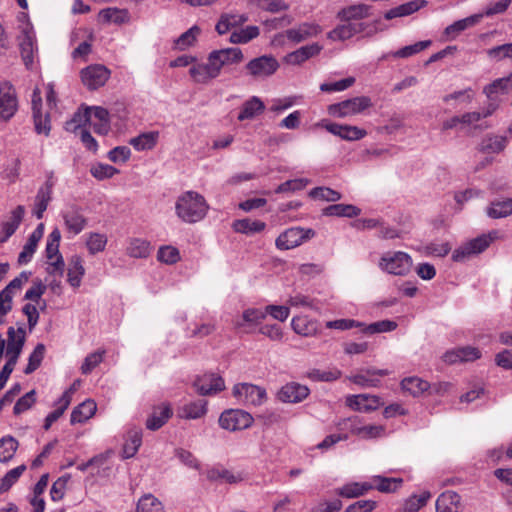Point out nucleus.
I'll list each match as a JSON object with an SVG mask.
<instances>
[{
  "instance_id": "1",
  "label": "nucleus",
  "mask_w": 512,
  "mask_h": 512,
  "mask_svg": "<svg viewBox=\"0 0 512 512\" xmlns=\"http://www.w3.org/2000/svg\"><path fill=\"white\" fill-rule=\"evenodd\" d=\"M208 210L205 198L195 191H186L176 200V215L186 223H196L202 220Z\"/></svg>"
},
{
  "instance_id": "2",
  "label": "nucleus",
  "mask_w": 512,
  "mask_h": 512,
  "mask_svg": "<svg viewBox=\"0 0 512 512\" xmlns=\"http://www.w3.org/2000/svg\"><path fill=\"white\" fill-rule=\"evenodd\" d=\"M411 256L402 251L386 252L379 261L381 270L396 276L407 275L412 268Z\"/></svg>"
},
{
  "instance_id": "3",
  "label": "nucleus",
  "mask_w": 512,
  "mask_h": 512,
  "mask_svg": "<svg viewBox=\"0 0 512 512\" xmlns=\"http://www.w3.org/2000/svg\"><path fill=\"white\" fill-rule=\"evenodd\" d=\"M253 421V416L242 409H227L221 413L218 420L221 428L231 432L247 429Z\"/></svg>"
},
{
  "instance_id": "4",
  "label": "nucleus",
  "mask_w": 512,
  "mask_h": 512,
  "mask_svg": "<svg viewBox=\"0 0 512 512\" xmlns=\"http://www.w3.org/2000/svg\"><path fill=\"white\" fill-rule=\"evenodd\" d=\"M316 235L311 228L292 227L282 232L276 239L275 245L280 250H289L300 246Z\"/></svg>"
},
{
  "instance_id": "5",
  "label": "nucleus",
  "mask_w": 512,
  "mask_h": 512,
  "mask_svg": "<svg viewBox=\"0 0 512 512\" xmlns=\"http://www.w3.org/2000/svg\"><path fill=\"white\" fill-rule=\"evenodd\" d=\"M372 105L371 99L367 96H359L331 104L328 113L337 118H344L349 115L361 113Z\"/></svg>"
},
{
  "instance_id": "6",
  "label": "nucleus",
  "mask_w": 512,
  "mask_h": 512,
  "mask_svg": "<svg viewBox=\"0 0 512 512\" xmlns=\"http://www.w3.org/2000/svg\"><path fill=\"white\" fill-rule=\"evenodd\" d=\"M233 396L244 405L259 406L267 399L266 390L250 383H238L233 387Z\"/></svg>"
},
{
  "instance_id": "7",
  "label": "nucleus",
  "mask_w": 512,
  "mask_h": 512,
  "mask_svg": "<svg viewBox=\"0 0 512 512\" xmlns=\"http://www.w3.org/2000/svg\"><path fill=\"white\" fill-rule=\"evenodd\" d=\"M26 341V331L23 325L19 326L17 330L10 326L7 329V345L6 356L8 360L6 363L15 366L19 359V356L23 350Z\"/></svg>"
},
{
  "instance_id": "8",
  "label": "nucleus",
  "mask_w": 512,
  "mask_h": 512,
  "mask_svg": "<svg viewBox=\"0 0 512 512\" xmlns=\"http://www.w3.org/2000/svg\"><path fill=\"white\" fill-rule=\"evenodd\" d=\"M320 32L319 25L305 22L295 28L286 30L284 33L277 34L274 41L284 44V39L287 38L292 43L298 44L318 35Z\"/></svg>"
},
{
  "instance_id": "9",
  "label": "nucleus",
  "mask_w": 512,
  "mask_h": 512,
  "mask_svg": "<svg viewBox=\"0 0 512 512\" xmlns=\"http://www.w3.org/2000/svg\"><path fill=\"white\" fill-rule=\"evenodd\" d=\"M18 101L16 92L11 83L4 81L0 83V120L8 121L16 113Z\"/></svg>"
},
{
  "instance_id": "10",
  "label": "nucleus",
  "mask_w": 512,
  "mask_h": 512,
  "mask_svg": "<svg viewBox=\"0 0 512 512\" xmlns=\"http://www.w3.org/2000/svg\"><path fill=\"white\" fill-rule=\"evenodd\" d=\"M345 22L330 31L328 37L332 40H346L362 32H366V35L370 36L377 30L375 25H368L364 22Z\"/></svg>"
},
{
  "instance_id": "11",
  "label": "nucleus",
  "mask_w": 512,
  "mask_h": 512,
  "mask_svg": "<svg viewBox=\"0 0 512 512\" xmlns=\"http://www.w3.org/2000/svg\"><path fill=\"white\" fill-rule=\"evenodd\" d=\"M279 68L278 61L273 56L263 55L250 60L246 70L254 78H266L273 75Z\"/></svg>"
},
{
  "instance_id": "12",
  "label": "nucleus",
  "mask_w": 512,
  "mask_h": 512,
  "mask_svg": "<svg viewBox=\"0 0 512 512\" xmlns=\"http://www.w3.org/2000/svg\"><path fill=\"white\" fill-rule=\"evenodd\" d=\"M81 80L89 90L102 87L110 77V70L102 64H93L81 70Z\"/></svg>"
},
{
  "instance_id": "13",
  "label": "nucleus",
  "mask_w": 512,
  "mask_h": 512,
  "mask_svg": "<svg viewBox=\"0 0 512 512\" xmlns=\"http://www.w3.org/2000/svg\"><path fill=\"white\" fill-rule=\"evenodd\" d=\"M193 387L199 395L208 396L224 390L225 383L221 376L213 373H205L195 378Z\"/></svg>"
},
{
  "instance_id": "14",
  "label": "nucleus",
  "mask_w": 512,
  "mask_h": 512,
  "mask_svg": "<svg viewBox=\"0 0 512 512\" xmlns=\"http://www.w3.org/2000/svg\"><path fill=\"white\" fill-rule=\"evenodd\" d=\"M55 185V180L53 173L51 172L45 181V183L38 189L35 204L33 209V214L37 219H42L44 212L46 211L48 204L52 200L53 188Z\"/></svg>"
},
{
  "instance_id": "15",
  "label": "nucleus",
  "mask_w": 512,
  "mask_h": 512,
  "mask_svg": "<svg viewBox=\"0 0 512 512\" xmlns=\"http://www.w3.org/2000/svg\"><path fill=\"white\" fill-rule=\"evenodd\" d=\"M19 47L24 65L27 69L32 70L35 56H37L38 53L35 35L32 31H23L20 37Z\"/></svg>"
},
{
  "instance_id": "16",
  "label": "nucleus",
  "mask_w": 512,
  "mask_h": 512,
  "mask_svg": "<svg viewBox=\"0 0 512 512\" xmlns=\"http://www.w3.org/2000/svg\"><path fill=\"white\" fill-rule=\"evenodd\" d=\"M309 394L310 389L306 385L290 382L280 389L278 398L285 403H299L306 399Z\"/></svg>"
},
{
  "instance_id": "17",
  "label": "nucleus",
  "mask_w": 512,
  "mask_h": 512,
  "mask_svg": "<svg viewBox=\"0 0 512 512\" xmlns=\"http://www.w3.org/2000/svg\"><path fill=\"white\" fill-rule=\"evenodd\" d=\"M64 224L69 232L77 235L83 231L87 224V219L78 206L72 205L62 212Z\"/></svg>"
},
{
  "instance_id": "18",
  "label": "nucleus",
  "mask_w": 512,
  "mask_h": 512,
  "mask_svg": "<svg viewBox=\"0 0 512 512\" xmlns=\"http://www.w3.org/2000/svg\"><path fill=\"white\" fill-rule=\"evenodd\" d=\"M322 48L323 47L318 43L305 45L285 55L283 60L290 65H300L310 58L317 56Z\"/></svg>"
},
{
  "instance_id": "19",
  "label": "nucleus",
  "mask_w": 512,
  "mask_h": 512,
  "mask_svg": "<svg viewBox=\"0 0 512 512\" xmlns=\"http://www.w3.org/2000/svg\"><path fill=\"white\" fill-rule=\"evenodd\" d=\"M325 128L331 134L338 136L346 141L360 140L367 135L366 130L357 126L329 123L325 126Z\"/></svg>"
},
{
  "instance_id": "20",
  "label": "nucleus",
  "mask_w": 512,
  "mask_h": 512,
  "mask_svg": "<svg viewBox=\"0 0 512 512\" xmlns=\"http://www.w3.org/2000/svg\"><path fill=\"white\" fill-rule=\"evenodd\" d=\"M209 55L220 70L226 65L239 63L244 58L243 53L239 48L214 50L210 52Z\"/></svg>"
},
{
  "instance_id": "21",
  "label": "nucleus",
  "mask_w": 512,
  "mask_h": 512,
  "mask_svg": "<svg viewBox=\"0 0 512 512\" xmlns=\"http://www.w3.org/2000/svg\"><path fill=\"white\" fill-rule=\"evenodd\" d=\"M44 234V224L40 223L35 230L30 234L26 244L18 256V263L20 265L27 264L31 261L33 254L37 249L38 242L41 240Z\"/></svg>"
},
{
  "instance_id": "22",
  "label": "nucleus",
  "mask_w": 512,
  "mask_h": 512,
  "mask_svg": "<svg viewBox=\"0 0 512 512\" xmlns=\"http://www.w3.org/2000/svg\"><path fill=\"white\" fill-rule=\"evenodd\" d=\"M347 405L354 410L368 412L377 409L381 403L378 396L359 394L348 397Z\"/></svg>"
},
{
  "instance_id": "23",
  "label": "nucleus",
  "mask_w": 512,
  "mask_h": 512,
  "mask_svg": "<svg viewBox=\"0 0 512 512\" xmlns=\"http://www.w3.org/2000/svg\"><path fill=\"white\" fill-rule=\"evenodd\" d=\"M461 496L454 491L441 493L436 500V512H460Z\"/></svg>"
},
{
  "instance_id": "24",
  "label": "nucleus",
  "mask_w": 512,
  "mask_h": 512,
  "mask_svg": "<svg viewBox=\"0 0 512 512\" xmlns=\"http://www.w3.org/2000/svg\"><path fill=\"white\" fill-rule=\"evenodd\" d=\"M507 142L506 136L488 134L481 140L478 150L484 154H498L506 148Z\"/></svg>"
},
{
  "instance_id": "25",
  "label": "nucleus",
  "mask_w": 512,
  "mask_h": 512,
  "mask_svg": "<svg viewBox=\"0 0 512 512\" xmlns=\"http://www.w3.org/2000/svg\"><path fill=\"white\" fill-rule=\"evenodd\" d=\"M426 5V0H413L388 10L384 14V17L386 20H392L397 17L408 16L417 12Z\"/></svg>"
},
{
  "instance_id": "26",
  "label": "nucleus",
  "mask_w": 512,
  "mask_h": 512,
  "mask_svg": "<svg viewBox=\"0 0 512 512\" xmlns=\"http://www.w3.org/2000/svg\"><path fill=\"white\" fill-rule=\"evenodd\" d=\"M512 89V73L507 77L494 80L483 88V93L488 100L498 99L499 94L508 93Z\"/></svg>"
},
{
  "instance_id": "27",
  "label": "nucleus",
  "mask_w": 512,
  "mask_h": 512,
  "mask_svg": "<svg viewBox=\"0 0 512 512\" xmlns=\"http://www.w3.org/2000/svg\"><path fill=\"white\" fill-rule=\"evenodd\" d=\"M170 406L163 405L154 408L152 414L146 420V428L152 431L160 429L172 416Z\"/></svg>"
},
{
  "instance_id": "28",
  "label": "nucleus",
  "mask_w": 512,
  "mask_h": 512,
  "mask_svg": "<svg viewBox=\"0 0 512 512\" xmlns=\"http://www.w3.org/2000/svg\"><path fill=\"white\" fill-rule=\"evenodd\" d=\"M96 410V403L91 399H87L72 410L70 423L72 425L83 423L90 419L95 414Z\"/></svg>"
},
{
  "instance_id": "29",
  "label": "nucleus",
  "mask_w": 512,
  "mask_h": 512,
  "mask_svg": "<svg viewBox=\"0 0 512 512\" xmlns=\"http://www.w3.org/2000/svg\"><path fill=\"white\" fill-rule=\"evenodd\" d=\"M264 109L263 101L257 96H252L243 103L237 119L239 121L253 119L256 115L262 113Z\"/></svg>"
},
{
  "instance_id": "30",
  "label": "nucleus",
  "mask_w": 512,
  "mask_h": 512,
  "mask_svg": "<svg viewBox=\"0 0 512 512\" xmlns=\"http://www.w3.org/2000/svg\"><path fill=\"white\" fill-rule=\"evenodd\" d=\"M291 326L295 333L305 337L313 336L318 331V322L307 316L294 317Z\"/></svg>"
},
{
  "instance_id": "31",
  "label": "nucleus",
  "mask_w": 512,
  "mask_h": 512,
  "mask_svg": "<svg viewBox=\"0 0 512 512\" xmlns=\"http://www.w3.org/2000/svg\"><path fill=\"white\" fill-rule=\"evenodd\" d=\"M361 209L352 204H332L322 210L324 216L354 218L359 216Z\"/></svg>"
},
{
  "instance_id": "32",
  "label": "nucleus",
  "mask_w": 512,
  "mask_h": 512,
  "mask_svg": "<svg viewBox=\"0 0 512 512\" xmlns=\"http://www.w3.org/2000/svg\"><path fill=\"white\" fill-rule=\"evenodd\" d=\"M266 227V223L260 220H251L250 218L235 220L232 228L237 233L253 235L262 232Z\"/></svg>"
},
{
  "instance_id": "33",
  "label": "nucleus",
  "mask_w": 512,
  "mask_h": 512,
  "mask_svg": "<svg viewBox=\"0 0 512 512\" xmlns=\"http://www.w3.org/2000/svg\"><path fill=\"white\" fill-rule=\"evenodd\" d=\"M158 138V131L145 132L131 138L129 144L137 151L151 150L156 146Z\"/></svg>"
},
{
  "instance_id": "34",
  "label": "nucleus",
  "mask_w": 512,
  "mask_h": 512,
  "mask_svg": "<svg viewBox=\"0 0 512 512\" xmlns=\"http://www.w3.org/2000/svg\"><path fill=\"white\" fill-rule=\"evenodd\" d=\"M248 21L246 14H223L216 24V31L222 35L227 33L232 27L242 25Z\"/></svg>"
},
{
  "instance_id": "35",
  "label": "nucleus",
  "mask_w": 512,
  "mask_h": 512,
  "mask_svg": "<svg viewBox=\"0 0 512 512\" xmlns=\"http://www.w3.org/2000/svg\"><path fill=\"white\" fill-rule=\"evenodd\" d=\"M207 413V401L199 399L185 404L180 410V417L185 419H199Z\"/></svg>"
},
{
  "instance_id": "36",
  "label": "nucleus",
  "mask_w": 512,
  "mask_h": 512,
  "mask_svg": "<svg viewBox=\"0 0 512 512\" xmlns=\"http://www.w3.org/2000/svg\"><path fill=\"white\" fill-rule=\"evenodd\" d=\"M25 215V207L23 205H18L12 212L11 217L8 221H4L1 224L2 233L7 237H11L18 227L20 226L23 217Z\"/></svg>"
},
{
  "instance_id": "37",
  "label": "nucleus",
  "mask_w": 512,
  "mask_h": 512,
  "mask_svg": "<svg viewBox=\"0 0 512 512\" xmlns=\"http://www.w3.org/2000/svg\"><path fill=\"white\" fill-rule=\"evenodd\" d=\"M84 274L85 269L83 267L81 257L78 255L72 256L67 273L69 284L74 288L79 287Z\"/></svg>"
},
{
  "instance_id": "38",
  "label": "nucleus",
  "mask_w": 512,
  "mask_h": 512,
  "mask_svg": "<svg viewBox=\"0 0 512 512\" xmlns=\"http://www.w3.org/2000/svg\"><path fill=\"white\" fill-rule=\"evenodd\" d=\"M512 214V198L491 202L487 208V215L493 219L505 218Z\"/></svg>"
},
{
  "instance_id": "39",
  "label": "nucleus",
  "mask_w": 512,
  "mask_h": 512,
  "mask_svg": "<svg viewBox=\"0 0 512 512\" xmlns=\"http://www.w3.org/2000/svg\"><path fill=\"white\" fill-rule=\"evenodd\" d=\"M129 18V13L126 9H118L116 7H109L102 9L99 12V20L104 23L122 24Z\"/></svg>"
},
{
  "instance_id": "40",
  "label": "nucleus",
  "mask_w": 512,
  "mask_h": 512,
  "mask_svg": "<svg viewBox=\"0 0 512 512\" xmlns=\"http://www.w3.org/2000/svg\"><path fill=\"white\" fill-rule=\"evenodd\" d=\"M401 388L412 396L418 397L430 388V384L418 377H408L401 381Z\"/></svg>"
},
{
  "instance_id": "41",
  "label": "nucleus",
  "mask_w": 512,
  "mask_h": 512,
  "mask_svg": "<svg viewBox=\"0 0 512 512\" xmlns=\"http://www.w3.org/2000/svg\"><path fill=\"white\" fill-rule=\"evenodd\" d=\"M142 443V431L133 429L128 432V438L123 446V458H132L138 451Z\"/></svg>"
},
{
  "instance_id": "42",
  "label": "nucleus",
  "mask_w": 512,
  "mask_h": 512,
  "mask_svg": "<svg viewBox=\"0 0 512 512\" xmlns=\"http://www.w3.org/2000/svg\"><path fill=\"white\" fill-rule=\"evenodd\" d=\"M90 119V107H86L83 110L79 109L70 120L66 121L64 128L68 132L75 133L78 129H83L82 127L89 123Z\"/></svg>"
},
{
  "instance_id": "43",
  "label": "nucleus",
  "mask_w": 512,
  "mask_h": 512,
  "mask_svg": "<svg viewBox=\"0 0 512 512\" xmlns=\"http://www.w3.org/2000/svg\"><path fill=\"white\" fill-rule=\"evenodd\" d=\"M370 6L366 4L351 5L338 12V17L342 21L362 19L369 15Z\"/></svg>"
},
{
  "instance_id": "44",
  "label": "nucleus",
  "mask_w": 512,
  "mask_h": 512,
  "mask_svg": "<svg viewBox=\"0 0 512 512\" xmlns=\"http://www.w3.org/2000/svg\"><path fill=\"white\" fill-rule=\"evenodd\" d=\"M19 442L11 435H6L0 439V462L7 463L15 455Z\"/></svg>"
},
{
  "instance_id": "45",
  "label": "nucleus",
  "mask_w": 512,
  "mask_h": 512,
  "mask_svg": "<svg viewBox=\"0 0 512 512\" xmlns=\"http://www.w3.org/2000/svg\"><path fill=\"white\" fill-rule=\"evenodd\" d=\"M482 18V15H472L467 18L455 21L453 24L447 26L445 28V34L447 36H457L460 32L466 30L468 27L474 26L477 24L480 19Z\"/></svg>"
},
{
  "instance_id": "46",
  "label": "nucleus",
  "mask_w": 512,
  "mask_h": 512,
  "mask_svg": "<svg viewBox=\"0 0 512 512\" xmlns=\"http://www.w3.org/2000/svg\"><path fill=\"white\" fill-rule=\"evenodd\" d=\"M45 351L46 348L44 344L38 343L35 346L31 354L29 355L28 364L24 369V373L26 375L33 373L40 367L45 356Z\"/></svg>"
},
{
  "instance_id": "47",
  "label": "nucleus",
  "mask_w": 512,
  "mask_h": 512,
  "mask_svg": "<svg viewBox=\"0 0 512 512\" xmlns=\"http://www.w3.org/2000/svg\"><path fill=\"white\" fill-rule=\"evenodd\" d=\"M397 323L392 320H381L361 327L364 334L373 335L384 332H391L397 328Z\"/></svg>"
},
{
  "instance_id": "48",
  "label": "nucleus",
  "mask_w": 512,
  "mask_h": 512,
  "mask_svg": "<svg viewBox=\"0 0 512 512\" xmlns=\"http://www.w3.org/2000/svg\"><path fill=\"white\" fill-rule=\"evenodd\" d=\"M26 470V465L22 464L9 470L0 480V493L7 492L20 478Z\"/></svg>"
},
{
  "instance_id": "49",
  "label": "nucleus",
  "mask_w": 512,
  "mask_h": 512,
  "mask_svg": "<svg viewBox=\"0 0 512 512\" xmlns=\"http://www.w3.org/2000/svg\"><path fill=\"white\" fill-rule=\"evenodd\" d=\"M136 512H163V506L155 496L146 494L139 499Z\"/></svg>"
},
{
  "instance_id": "50",
  "label": "nucleus",
  "mask_w": 512,
  "mask_h": 512,
  "mask_svg": "<svg viewBox=\"0 0 512 512\" xmlns=\"http://www.w3.org/2000/svg\"><path fill=\"white\" fill-rule=\"evenodd\" d=\"M313 199H319L327 202H337L342 198V194L329 187H316L309 192Z\"/></svg>"
},
{
  "instance_id": "51",
  "label": "nucleus",
  "mask_w": 512,
  "mask_h": 512,
  "mask_svg": "<svg viewBox=\"0 0 512 512\" xmlns=\"http://www.w3.org/2000/svg\"><path fill=\"white\" fill-rule=\"evenodd\" d=\"M127 250L131 257L146 258L150 254V243L146 240L135 238L130 241Z\"/></svg>"
},
{
  "instance_id": "52",
  "label": "nucleus",
  "mask_w": 512,
  "mask_h": 512,
  "mask_svg": "<svg viewBox=\"0 0 512 512\" xmlns=\"http://www.w3.org/2000/svg\"><path fill=\"white\" fill-rule=\"evenodd\" d=\"M375 488L380 492H395L401 487L403 480L401 478H388L383 476L374 477Z\"/></svg>"
},
{
  "instance_id": "53",
  "label": "nucleus",
  "mask_w": 512,
  "mask_h": 512,
  "mask_svg": "<svg viewBox=\"0 0 512 512\" xmlns=\"http://www.w3.org/2000/svg\"><path fill=\"white\" fill-rule=\"evenodd\" d=\"M431 44V40L419 41L412 45L405 46L395 52H392V56L395 58H408L425 50Z\"/></svg>"
},
{
  "instance_id": "54",
  "label": "nucleus",
  "mask_w": 512,
  "mask_h": 512,
  "mask_svg": "<svg viewBox=\"0 0 512 512\" xmlns=\"http://www.w3.org/2000/svg\"><path fill=\"white\" fill-rule=\"evenodd\" d=\"M497 232H491L488 235H481L478 236L470 241L467 242L469 248L471 249V252L475 255L482 253L484 250H486L490 243L496 238Z\"/></svg>"
},
{
  "instance_id": "55",
  "label": "nucleus",
  "mask_w": 512,
  "mask_h": 512,
  "mask_svg": "<svg viewBox=\"0 0 512 512\" xmlns=\"http://www.w3.org/2000/svg\"><path fill=\"white\" fill-rule=\"evenodd\" d=\"M61 240V232L58 228H54L48 235L45 254L47 259L51 260L54 257L61 255L59 252V245Z\"/></svg>"
},
{
  "instance_id": "56",
  "label": "nucleus",
  "mask_w": 512,
  "mask_h": 512,
  "mask_svg": "<svg viewBox=\"0 0 512 512\" xmlns=\"http://www.w3.org/2000/svg\"><path fill=\"white\" fill-rule=\"evenodd\" d=\"M373 486L368 483L359 484L351 483L343 486L338 490V494L346 498H354L363 495L368 490L372 489Z\"/></svg>"
},
{
  "instance_id": "57",
  "label": "nucleus",
  "mask_w": 512,
  "mask_h": 512,
  "mask_svg": "<svg viewBox=\"0 0 512 512\" xmlns=\"http://www.w3.org/2000/svg\"><path fill=\"white\" fill-rule=\"evenodd\" d=\"M200 34V28L196 25L192 26L186 32L181 34L177 40L175 41L176 48L179 50H185L188 47L192 46L197 36Z\"/></svg>"
},
{
  "instance_id": "58",
  "label": "nucleus",
  "mask_w": 512,
  "mask_h": 512,
  "mask_svg": "<svg viewBox=\"0 0 512 512\" xmlns=\"http://www.w3.org/2000/svg\"><path fill=\"white\" fill-rule=\"evenodd\" d=\"M90 173L94 178L104 180L112 178L119 173V170L109 164L97 163L91 167Z\"/></svg>"
},
{
  "instance_id": "59",
  "label": "nucleus",
  "mask_w": 512,
  "mask_h": 512,
  "mask_svg": "<svg viewBox=\"0 0 512 512\" xmlns=\"http://www.w3.org/2000/svg\"><path fill=\"white\" fill-rule=\"evenodd\" d=\"M487 56L494 61L512 59V43L492 47L486 51Z\"/></svg>"
},
{
  "instance_id": "60",
  "label": "nucleus",
  "mask_w": 512,
  "mask_h": 512,
  "mask_svg": "<svg viewBox=\"0 0 512 512\" xmlns=\"http://www.w3.org/2000/svg\"><path fill=\"white\" fill-rule=\"evenodd\" d=\"M341 376V371L338 369H332L329 371H324L320 369H312L307 373V377L312 381H324L331 382L339 379Z\"/></svg>"
},
{
  "instance_id": "61",
  "label": "nucleus",
  "mask_w": 512,
  "mask_h": 512,
  "mask_svg": "<svg viewBox=\"0 0 512 512\" xmlns=\"http://www.w3.org/2000/svg\"><path fill=\"white\" fill-rule=\"evenodd\" d=\"M31 276L30 271H22L19 276L11 280L2 291L13 299L16 291L20 290Z\"/></svg>"
},
{
  "instance_id": "62",
  "label": "nucleus",
  "mask_w": 512,
  "mask_h": 512,
  "mask_svg": "<svg viewBox=\"0 0 512 512\" xmlns=\"http://www.w3.org/2000/svg\"><path fill=\"white\" fill-rule=\"evenodd\" d=\"M35 131L37 134H44L48 136L51 131L50 115L46 113L42 114V111H36L33 115Z\"/></svg>"
},
{
  "instance_id": "63",
  "label": "nucleus",
  "mask_w": 512,
  "mask_h": 512,
  "mask_svg": "<svg viewBox=\"0 0 512 512\" xmlns=\"http://www.w3.org/2000/svg\"><path fill=\"white\" fill-rule=\"evenodd\" d=\"M35 402L36 392L35 390H31L17 400L13 408V413L19 415L30 409Z\"/></svg>"
},
{
  "instance_id": "64",
  "label": "nucleus",
  "mask_w": 512,
  "mask_h": 512,
  "mask_svg": "<svg viewBox=\"0 0 512 512\" xmlns=\"http://www.w3.org/2000/svg\"><path fill=\"white\" fill-rule=\"evenodd\" d=\"M107 237L100 233H90L86 242L87 248L91 254H96L105 249Z\"/></svg>"
}]
</instances>
